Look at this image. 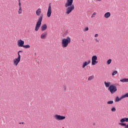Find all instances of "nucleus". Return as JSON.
Wrapping results in <instances>:
<instances>
[{
    "label": "nucleus",
    "mask_w": 128,
    "mask_h": 128,
    "mask_svg": "<svg viewBox=\"0 0 128 128\" xmlns=\"http://www.w3.org/2000/svg\"><path fill=\"white\" fill-rule=\"evenodd\" d=\"M20 0H18V1H20Z\"/></svg>",
    "instance_id": "obj_36"
},
{
    "label": "nucleus",
    "mask_w": 128,
    "mask_h": 128,
    "mask_svg": "<svg viewBox=\"0 0 128 128\" xmlns=\"http://www.w3.org/2000/svg\"><path fill=\"white\" fill-rule=\"evenodd\" d=\"M108 90L110 92V94H114L118 90V88H116V86L114 85H110L108 88Z\"/></svg>",
    "instance_id": "obj_3"
},
{
    "label": "nucleus",
    "mask_w": 128,
    "mask_h": 128,
    "mask_svg": "<svg viewBox=\"0 0 128 128\" xmlns=\"http://www.w3.org/2000/svg\"><path fill=\"white\" fill-rule=\"evenodd\" d=\"M96 12H94L91 18H94V16H96Z\"/></svg>",
    "instance_id": "obj_28"
},
{
    "label": "nucleus",
    "mask_w": 128,
    "mask_h": 128,
    "mask_svg": "<svg viewBox=\"0 0 128 128\" xmlns=\"http://www.w3.org/2000/svg\"><path fill=\"white\" fill-rule=\"evenodd\" d=\"M48 36V32H44L41 34V38L42 40H46V36Z\"/></svg>",
    "instance_id": "obj_13"
},
{
    "label": "nucleus",
    "mask_w": 128,
    "mask_h": 128,
    "mask_svg": "<svg viewBox=\"0 0 128 128\" xmlns=\"http://www.w3.org/2000/svg\"><path fill=\"white\" fill-rule=\"evenodd\" d=\"M72 40L70 37H67L66 38H64L61 41V46L63 48H68L69 44H70Z\"/></svg>",
    "instance_id": "obj_1"
},
{
    "label": "nucleus",
    "mask_w": 128,
    "mask_h": 128,
    "mask_svg": "<svg viewBox=\"0 0 128 128\" xmlns=\"http://www.w3.org/2000/svg\"><path fill=\"white\" fill-rule=\"evenodd\" d=\"M20 62V59L18 58H16L13 60V64H14V66H16L18 64V63Z\"/></svg>",
    "instance_id": "obj_11"
},
{
    "label": "nucleus",
    "mask_w": 128,
    "mask_h": 128,
    "mask_svg": "<svg viewBox=\"0 0 128 128\" xmlns=\"http://www.w3.org/2000/svg\"><path fill=\"white\" fill-rule=\"evenodd\" d=\"M17 44L19 48H22L24 44V41L22 40H19L17 41Z\"/></svg>",
    "instance_id": "obj_9"
},
{
    "label": "nucleus",
    "mask_w": 128,
    "mask_h": 128,
    "mask_svg": "<svg viewBox=\"0 0 128 128\" xmlns=\"http://www.w3.org/2000/svg\"><path fill=\"white\" fill-rule=\"evenodd\" d=\"M40 28H41V30L42 32H44L46 30V28H48V26L46 24H44L41 26Z\"/></svg>",
    "instance_id": "obj_14"
},
{
    "label": "nucleus",
    "mask_w": 128,
    "mask_h": 128,
    "mask_svg": "<svg viewBox=\"0 0 128 128\" xmlns=\"http://www.w3.org/2000/svg\"><path fill=\"white\" fill-rule=\"evenodd\" d=\"M90 64V60H88V62H83L82 65V68H84L86 66H88V64Z\"/></svg>",
    "instance_id": "obj_12"
},
{
    "label": "nucleus",
    "mask_w": 128,
    "mask_h": 128,
    "mask_svg": "<svg viewBox=\"0 0 128 128\" xmlns=\"http://www.w3.org/2000/svg\"><path fill=\"white\" fill-rule=\"evenodd\" d=\"M96 42H98V39H96Z\"/></svg>",
    "instance_id": "obj_35"
},
{
    "label": "nucleus",
    "mask_w": 128,
    "mask_h": 128,
    "mask_svg": "<svg viewBox=\"0 0 128 128\" xmlns=\"http://www.w3.org/2000/svg\"><path fill=\"white\" fill-rule=\"evenodd\" d=\"M64 92H66V86L64 87Z\"/></svg>",
    "instance_id": "obj_32"
},
{
    "label": "nucleus",
    "mask_w": 128,
    "mask_h": 128,
    "mask_svg": "<svg viewBox=\"0 0 128 128\" xmlns=\"http://www.w3.org/2000/svg\"><path fill=\"white\" fill-rule=\"evenodd\" d=\"M20 52H22V50H19V51L18 52V56L17 58H19V59L20 60Z\"/></svg>",
    "instance_id": "obj_22"
},
{
    "label": "nucleus",
    "mask_w": 128,
    "mask_h": 128,
    "mask_svg": "<svg viewBox=\"0 0 128 128\" xmlns=\"http://www.w3.org/2000/svg\"><path fill=\"white\" fill-rule=\"evenodd\" d=\"M24 48H30V46L28 44L27 45H23V47Z\"/></svg>",
    "instance_id": "obj_21"
},
{
    "label": "nucleus",
    "mask_w": 128,
    "mask_h": 128,
    "mask_svg": "<svg viewBox=\"0 0 128 128\" xmlns=\"http://www.w3.org/2000/svg\"><path fill=\"white\" fill-rule=\"evenodd\" d=\"M18 6L19 8H22V3L20 2V0L18 1Z\"/></svg>",
    "instance_id": "obj_29"
},
{
    "label": "nucleus",
    "mask_w": 128,
    "mask_h": 128,
    "mask_svg": "<svg viewBox=\"0 0 128 128\" xmlns=\"http://www.w3.org/2000/svg\"><path fill=\"white\" fill-rule=\"evenodd\" d=\"M114 104V102L112 100L108 101L107 102L108 104Z\"/></svg>",
    "instance_id": "obj_24"
},
{
    "label": "nucleus",
    "mask_w": 128,
    "mask_h": 128,
    "mask_svg": "<svg viewBox=\"0 0 128 128\" xmlns=\"http://www.w3.org/2000/svg\"><path fill=\"white\" fill-rule=\"evenodd\" d=\"M66 8H67L66 9V14H70L72 11L74 10V5L70 6Z\"/></svg>",
    "instance_id": "obj_4"
},
{
    "label": "nucleus",
    "mask_w": 128,
    "mask_h": 128,
    "mask_svg": "<svg viewBox=\"0 0 128 128\" xmlns=\"http://www.w3.org/2000/svg\"><path fill=\"white\" fill-rule=\"evenodd\" d=\"M112 62V60L111 59H109L108 61H107V64H110V63Z\"/></svg>",
    "instance_id": "obj_27"
},
{
    "label": "nucleus",
    "mask_w": 128,
    "mask_h": 128,
    "mask_svg": "<svg viewBox=\"0 0 128 128\" xmlns=\"http://www.w3.org/2000/svg\"><path fill=\"white\" fill-rule=\"evenodd\" d=\"M121 82H128V78H123L120 80Z\"/></svg>",
    "instance_id": "obj_17"
},
{
    "label": "nucleus",
    "mask_w": 128,
    "mask_h": 128,
    "mask_svg": "<svg viewBox=\"0 0 128 128\" xmlns=\"http://www.w3.org/2000/svg\"><path fill=\"white\" fill-rule=\"evenodd\" d=\"M122 98H128V93H126L124 95L122 96Z\"/></svg>",
    "instance_id": "obj_23"
},
{
    "label": "nucleus",
    "mask_w": 128,
    "mask_h": 128,
    "mask_svg": "<svg viewBox=\"0 0 128 128\" xmlns=\"http://www.w3.org/2000/svg\"><path fill=\"white\" fill-rule=\"evenodd\" d=\"M36 15L38 16H42V9L40 8H38L36 10Z\"/></svg>",
    "instance_id": "obj_10"
},
{
    "label": "nucleus",
    "mask_w": 128,
    "mask_h": 128,
    "mask_svg": "<svg viewBox=\"0 0 128 128\" xmlns=\"http://www.w3.org/2000/svg\"><path fill=\"white\" fill-rule=\"evenodd\" d=\"M104 84L105 86H106V88H110V82H104Z\"/></svg>",
    "instance_id": "obj_18"
},
{
    "label": "nucleus",
    "mask_w": 128,
    "mask_h": 128,
    "mask_svg": "<svg viewBox=\"0 0 128 128\" xmlns=\"http://www.w3.org/2000/svg\"><path fill=\"white\" fill-rule=\"evenodd\" d=\"M98 34H96L94 35V37H95V38H98Z\"/></svg>",
    "instance_id": "obj_31"
},
{
    "label": "nucleus",
    "mask_w": 128,
    "mask_h": 128,
    "mask_svg": "<svg viewBox=\"0 0 128 128\" xmlns=\"http://www.w3.org/2000/svg\"><path fill=\"white\" fill-rule=\"evenodd\" d=\"M116 74H118V71L114 70L112 74V76H116Z\"/></svg>",
    "instance_id": "obj_26"
},
{
    "label": "nucleus",
    "mask_w": 128,
    "mask_h": 128,
    "mask_svg": "<svg viewBox=\"0 0 128 128\" xmlns=\"http://www.w3.org/2000/svg\"><path fill=\"white\" fill-rule=\"evenodd\" d=\"M94 75L88 77V80H89V81L92 80H94Z\"/></svg>",
    "instance_id": "obj_19"
},
{
    "label": "nucleus",
    "mask_w": 128,
    "mask_h": 128,
    "mask_svg": "<svg viewBox=\"0 0 128 128\" xmlns=\"http://www.w3.org/2000/svg\"><path fill=\"white\" fill-rule=\"evenodd\" d=\"M50 16H52V5L50 3L48 5V10L47 12V16L48 18H50Z\"/></svg>",
    "instance_id": "obj_7"
},
{
    "label": "nucleus",
    "mask_w": 128,
    "mask_h": 128,
    "mask_svg": "<svg viewBox=\"0 0 128 128\" xmlns=\"http://www.w3.org/2000/svg\"><path fill=\"white\" fill-rule=\"evenodd\" d=\"M20 124H24V122L19 123Z\"/></svg>",
    "instance_id": "obj_33"
},
{
    "label": "nucleus",
    "mask_w": 128,
    "mask_h": 128,
    "mask_svg": "<svg viewBox=\"0 0 128 128\" xmlns=\"http://www.w3.org/2000/svg\"><path fill=\"white\" fill-rule=\"evenodd\" d=\"M22 8H19L18 10V14H22Z\"/></svg>",
    "instance_id": "obj_20"
},
{
    "label": "nucleus",
    "mask_w": 128,
    "mask_h": 128,
    "mask_svg": "<svg viewBox=\"0 0 128 128\" xmlns=\"http://www.w3.org/2000/svg\"><path fill=\"white\" fill-rule=\"evenodd\" d=\"M123 99L122 96H121L120 98H118V96H116V102H120V100Z\"/></svg>",
    "instance_id": "obj_16"
},
{
    "label": "nucleus",
    "mask_w": 128,
    "mask_h": 128,
    "mask_svg": "<svg viewBox=\"0 0 128 128\" xmlns=\"http://www.w3.org/2000/svg\"><path fill=\"white\" fill-rule=\"evenodd\" d=\"M116 110V108L115 107H112L111 109V112H114Z\"/></svg>",
    "instance_id": "obj_25"
},
{
    "label": "nucleus",
    "mask_w": 128,
    "mask_h": 128,
    "mask_svg": "<svg viewBox=\"0 0 128 128\" xmlns=\"http://www.w3.org/2000/svg\"><path fill=\"white\" fill-rule=\"evenodd\" d=\"M54 118L56 120H62L66 118V116L58 114H55L54 116Z\"/></svg>",
    "instance_id": "obj_6"
},
{
    "label": "nucleus",
    "mask_w": 128,
    "mask_h": 128,
    "mask_svg": "<svg viewBox=\"0 0 128 128\" xmlns=\"http://www.w3.org/2000/svg\"><path fill=\"white\" fill-rule=\"evenodd\" d=\"M42 18H44V15H41L38 18V20L36 24V26L35 27L36 32H38L40 28V26H42Z\"/></svg>",
    "instance_id": "obj_2"
},
{
    "label": "nucleus",
    "mask_w": 128,
    "mask_h": 128,
    "mask_svg": "<svg viewBox=\"0 0 128 128\" xmlns=\"http://www.w3.org/2000/svg\"><path fill=\"white\" fill-rule=\"evenodd\" d=\"M74 0H67V2L65 4V8L70 6H74V4H72Z\"/></svg>",
    "instance_id": "obj_8"
},
{
    "label": "nucleus",
    "mask_w": 128,
    "mask_h": 128,
    "mask_svg": "<svg viewBox=\"0 0 128 128\" xmlns=\"http://www.w3.org/2000/svg\"><path fill=\"white\" fill-rule=\"evenodd\" d=\"M96 0V2H102V0Z\"/></svg>",
    "instance_id": "obj_34"
},
{
    "label": "nucleus",
    "mask_w": 128,
    "mask_h": 128,
    "mask_svg": "<svg viewBox=\"0 0 128 128\" xmlns=\"http://www.w3.org/2000/svg\"><path fill=\"white\" fill-rule=\"evenodd\" d=\"M98 56H93L92 58V66H96V64H98Z\"/></svg>",
    "instance_id": "obj_5"
},
{
    "label": "nucleus",
    "mask_w": 128,
    "mask_h": 128,
    "mask_svg": "<svg viewBox=\"0 0 128 128\" xmlns=\"http://www.w3.org/2000/svg\"><path fill=\"white\" fill-rule=\"evenodd\" d=\"M110 12H106L104 14V18H110Z\"/></svg>",
    "instance_id": "obj_15"
},
{
    "label": "nucleus",
    "mask_w": 128,
    "mask_h": 128,
    "mask_svg": "<svg viewBox=\"0 0 128 128\" xmlns=\"http://www.w3.org/2000/svg\"><path fill=\"white\" fill-rule=\"evenodd\" d=\"M88 28L86 27L84 28V32H88Z\"/></svg>",
    "instance_id": "obj_30"
}]
</instances>
